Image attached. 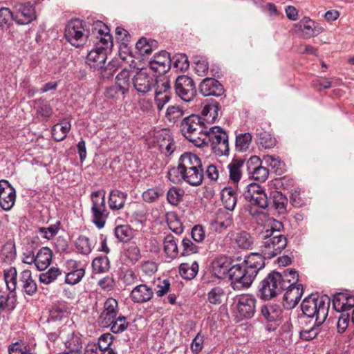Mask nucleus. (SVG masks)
Here are the masks:
<instances>
[{
	"label": "nucleus",
	"instance_id": "nucleus-24",
	"mask_svg": "<svg viewBox=\"0 0 354 354\" xmlns=\"http://www.w3.org/2000/svg\"><path fill=\"white\" fill-rule=\"evenodd\" d=\"M231 262L230 259L222 256L216 258L212 263V272L218 279H223L228 274L230 277Z\"/></svg>",
	"mask_w": 354,
	"mask_h": 354
},
{
	"label": "nucleus",
	"instance_id": "nucleus-22",
	"mask_svg": "<svg viewBox=\"0 0 354 354\" xmlns=\"http://www.w3.org/2000/svg\"><path fill=\"white\" fill-rule=\"evenodd\" d=\"M203 169V165L201 158L195 153L191 152L183 153L178 159L177 167H174L170 169Z\"/></svg>",
	"mask_w": 354,
	"mask_h": 354
},
{
	"label": "nucleus",
	"instance_id": "nucleus-38",
	"mask_svg": "<svg viewBox=\"0 0 354 354\" xmlns=\"http://www.w3.org/2000/svg\"><path fill=\"white\" fill-rule=\"evenodd\" d=\"M115 84L119 88L120 94H126L130 87V71L127 68L122 70L115 77Z\"/></svg>",
	"mask_w": 354,
	"mask_h": 354
},
{
	"label": "nucleus",
	"instance_id": "nucleus-39",
	"mask_svg": "<svg viewBox=\"0 0 354 354\" xmlns=\"http://www.w3.org/2000/svg\"><path fill=\"white\" fill-rule=\"evenodd\" d=\"M280 282L284 290L295 285L299 279V274L293 268L285 270L282 273L280 272Z\"/></svg>",
	"mask_w": 354,
	"mask_h": 354
},
{
	"label": "nucleus",
	"instance_id": "nucleus-2",
	"mask_svg": "<svg viewBox=\"0 0 354 354\" xmlns=\"http://www.w3.org/2000/svg\"><path fill=\"white\" fill-rule=\"evenodd\" d=\"M265 266L264 258L259 253H251L242 264L231 267L230 286L240 291L251 286L259 270Z\"/></svg>",
	"mask_w": 354,
	"mask_h": 354
},
{
	"label": "nucleus",
	"instance_id": "nucleus-28",
	"mask_svg": "<svg viewBox=\"0 0 354 354\" xmlns=\"http://www.w3.org/2000/svg\"><path fill=\"white\" fill-rule=\"evenodd\" d=\"M128 194L125 192L115 189H111L109 194L108 203L109 208L113 211L124 208Z\"/></svg>",
	"mask_w": 354,
	"mask_h": 354
},
{
	"label": "nucleus",
	"instance_id": "nucleus-1",
	"mask_svg": "<svg viewBox=\"0 0 354 354\" xmlns=\"http://www.w3.org/2000/svg\"><path fill=\"white\" fill-rule=\"evenodd\" d=\"M330 299L326 297H306L301 305L304 315L314 319L312 326L303 327L299 332V337L304 341L315 339L320 332V326L325 322L329 310Z\"/></svg>",
	"mask_w": 354,
	"mask_h": 354
},
{
	"label": "nucleus",
	"instance_id": "nucleus-44",
	"mask_svg": "<svg viewBox=\"0 0 354 354\" xmlns=\"http://www.w3.org/2000/svg\"><path fill=\"white\" fill-rule=\"evenodd\" d=\"M115 235L120 242H128L133 236V230L127 225H122L115 228Z\"/></svg>",
	"mask_w": 354,
	"mask_h": 354
},
{
	"label": "nucleus",
	"instance_id": "nucleus-41",
	"mask_svg": "<svg viewBox=\"0 0 354 354\" xmlns=\"http://www.w3.org/2000/svg\"><path fill=\"white\" fill-rule=\"evenodd\" d=\"M164 251L167 257L173 259L178 256V248L175 237L169 234L163 240Z\"/></svg>",
	"mask_w": 354,
	"mask_h": 354
},
{
	"label": "nucleus",
	"instance_id": "nucleus-10",
	"mask_svg": "<svg viewBox=\"0 0 354 354\" xmlns=\"http://www.w3.org/2000/svg\"><path fill=\"white\" fill-rule=\"evenodd\" d=\"M12 20L19 25H28L37 18L35 8L28 2H15L12 8Z\"/></svg>",
	"mask_w": 354,
	"mask_h": 354
},
{
	"label": "nucleus",
	"instance_id": "nucleus-62",
	"mask_svg": "<svg viewBox=\"0 0 354 354\" xmlns=\"http://www.w3.org/2000/svg\"><path fill=\"white\" fill-rule=\"evenodd\" d=\"M1 257L4 262L10 263L16 257L15 245L6 244L3 245L1 250Z\"/></svg>",
	"mask_w": 354,
	"mask_h": 354
},
{
	"label": "nucleus",
	"instance_id": "nucleus-18",
	"mask_svg": "<svg viewBox=\"0 0 354 354\" xmlns=\"http://www.w3.org/2000/svg\"><path fill=\"white\" fill-rule=\"evenodd\" d=\"M16 192L6 180H0V206L4 210H10L14 205Z\"/></svg>",
	"mask_w": 354,
	"mask_h": 354
},
{
	"label": "nucleus",
	"instance_id": "nucleus-35",
	"mask_svg": "<svg viewBox=\"0 0 354 354\" xmlns=\"http://www.w3.org/2000/svg\"><path fill=\"white\" fill-rule=\"evenodd\" d=\"M233 223L232 214L220 212L216 218L212 222V227L218 232H222L232 225Z\"/></svg>",
	"mask_w": 354,
	"mask_h": 354
},
{
	"label": "nucleus",
	"instance_id": "nucleus-60",
	"mask_svg": "<svg viewBox=\"0 0 354 354\" xmlns=\"http://www.w3.org/2000/svg\"><path fill=\"white\" fill-rule=\"evenodd\" d=\"M85 274V270H71L66 274L65 282L69 285L78 283Z\"/></svg>",
	"mask_w": 354,
	"mask_h": 354
},
{
	"label": "nucleus",
	"instance_id": "nucleus-19",
	"mask_svg": "<svg viewBox=\"0 0 354 354\" xmlns=\"http://www.w3.org/2000/svg\"><path fill=\"white\" fill-rule=\"evenodd\" d=\"M150 68L159 74H164L171 68V57L169 53L162 50L153 55L149 62Z\"/></svg>",
	"mask_w": 354,
	"mask_h": 354
},
{
	"label": "nucleus",
	"instance_id": "nucleus-46",
	"mask_svg": "<svg viewBox=\"0 0 354 354\" xmlns=\"http://www.w3.org/2000/svg\"><path fill=\"white\" fill-rule=\"evenodd\" d=\"M199 249L200 248L187 237L184 238L181 241V256L185 257L196 254L199 252Z\"/></svg>",
	"mask_w": 354,
	"mask_h": 354
},
{
	"label": "nucleus",
	"instance_id": "nucleus-14",
	"mask_svg": "<svg viewBox=\"0 0 354 354\" xmlns=\"http://www.w3.org/2000/svg\"><path fill=\"white\" fill-rule=\"evenodd\" d=\"M135 89L141 94L149 92L158 83L155 75L149 73L147 69H142L132 78Z\"/></svg>",
	"mask_w": 354,
	"mask_h": 354
},
{
	"label": "nucleus",
	"instance_id": "nucleus-52",
	"mask_svg": "<svg viewBox=\"0 0 354 354\" xmlns=\"http://www.w3.org/2000/svg\"><path fill=\"white\" fill-rule=\"evenodd\" d=\"M75 248L82 254L87 255L92 251V244L89 239L86 236L81 235L75 241Z\"/></svg>",
	"mask_w": 354,
	"mask_h": 354
},
{
	"label": "nucleus",
	"instance_id": "nucleus-32",
	"mask_svg": "<svg viewBox=\"0 0 354 354\" xmlns=\"http://www.w3.org/2000/svg\"><path fill=\"white\" fill-rule=\"evenodd\" d=\"M19 281L24 292L28 295H34L37 290L35 281L32 278V273L29 270H25L20 274Z\"/></svg>",
	"mask_w": 354,
	"mask_h": 354
},
{
	"label": "nucleus",
	"instance_id": "nucleus-64",
	"mask_svg": "<svg viewBox=\"0 0 354 354\" xmlns=\"http://www.w3.org/2000/svg\"><path fill=\"white\" fill-rule=\"evenodd\" d=\"M8 351L9 354H33L28 346L19 342L10 345Z\"/></svg>",
	"mask_w": 354,
	"mask_h": 354
},
{
	"label": "nucleus",
	"instance_id": "nucleus-8",
	"mask_svg": "<svg viewBox=\"0 0 354 354\" xmlns=\"http://www.w3.org/2000/svg\"><path fill=\"white\" fill-rule=\"evenodd\" d=\"M168 178L175 184L186 183L191 186L196 187L202 184L204 178V169H169Z\"/></svg>",
	"mask_w": 354,
	"mask_h": 354
},
{
	"label": "nucleus",
	"instance_id": "nucleus-53",
	"mask_svg": "<svg viewBox=\"0 0 354 354\" xmlns=\"http://www.w3.org/2000/svg\"><path fill=\"white\" fill-rule=\"evenodd\" d=\"M225 296V292L223 288L215 286L207 293V301L214 305H219L222 303V299Z\"/></svg>",
	"mask_w": 354,
	"mask_h": 354
},
{
	"label": "nucleus",
	"instance_id": "nucleus-9",
	"mask_svg": "<svg viewBox=\"0 0 354 354\" xmlns=\"http://www.w3.org/2000/svg\"><path fill=\"white\" fill-rule=\"evenodd\" d=\"M280 272L273 271L262 280L259 289V295L262 299L274 298L284 290L280 282Z\"/></svg>",
	"mask_w": 354,
	"mask_h": 354
},
{
	"label": "nucleus",
	"instance_id": "nucleus-40",
	"mask_svg": "<svg viewBox=\"0 0 354 354\" xmlns=\"http://www.w3.org/2000/svg\"><path fill=\"white\" fill-rule=\"evenodd\" d=\"M198 263L194 261L191 265L183 263L179 266L180 275L186 280L193 279L198 272Z\"/></svg>",
	"mask_w": 354,
	"mask_h": 354
},
{
	"label": "nucleus",
	"instance_id": "nucleus-34",
	"mask_svg": "<svg viewBox=\"0 0 354 354\" xmlns=\"http://www.w3.org/2000/svg\"><path fill=\"white\" fill-rule=\"evenodd\" d=\"M52 251L47 247L41 248L35 256V266L39 270L47 268L51 263Z\"/></svg>",
	"mask_w": 354,
	"mask_h": 354
},
{
	"label": "nucleus",
	"instance_id": "nucleus-61",
	"mask_svg": "<svg viewBox=\"0 0 354 354\" xmlns=\"http://www.w3.org/2000/svg\"><path fill=\"white\" fill-rule=\"evenodd\" d=\"M194 62L196 73L200 76L205 75L209 68L207 59L203 57H195Z\"/></svg>",
	"mask_w": 354,
	"mask_h": 354
},
{
	"label": "nucleus",
	"instance_id": "nucleus-42",
	"mask_svg": "<svg viewBox=\"0 0 354 354\" xmlns=\"http://www.w3.org/2000/svg\"><path fill=\"white\" fill-rule=\"evenodd\" d=\"M234 241L239 248L248 250L254 243V238L249 232L241 231L236 234Z\"/></svg>",
	"mask_w": 354,
	"mask_h": 354
},
{
	"label": "nucleus",
	"instance_id": "nucleus-6",
	"mask_svg": "<svg viewBox=\"0 0 354 354\" xmlns=\"http://www.w3.org/2000/svg\"><path fill=\"white\" fill-rule=\"evenodd\" d=\"M205 137H203V147L210 144L213 152L216 156L229 154L228 136L222 128L218 126L207 128Z\"/></svg>",
	"mask_w": 354,
	"mask_h": 354
},
{
	"label": "nucleus",
	"instance_id": "nucleus-54",
	"mask_svg": "<svg viewBox=\"0 0 354 354\" xmlns=\"http://www.w3.org/2000/svg\"><path fill=\"white\" fill-rule=\"evenodd\" d=\"M129 326V322L127 321V317L119 315L113 323L109 326L111 331L113 333L118 334L124 332Z\"/></svg>",
	"mask_w": 354,
	"mask_h": 354
},
{
	"label": "nucleus",
	"instance_id": "nucleus-49",
	"mask_svg": "<svg viewBox=\"0 0 354 354\" xmlns=\"http://www.w3.org/2000/svg\"><path fill=\"white\" fill-rule=\"evenodd\" d=\"M257 142L266 149H270L275 145L276 140L269 133L261 130L257 133Z\"/></svg>",
	"mask_w": 354,
	"mask_h": 354
},
{
	"label": "nucleus",
	"instance_id": "nucleus-12",
	"mask_svg": "<svg viewBox=\"0 0 354 354\" xmlns=\"http://www.w3.org/2000/svg\"><path fill=\"white\" fill-rule=\"evenodd\" d=\"M64 36L66 40L75 47L82 45L88 37L85 33L82 21L79 19L68 22L65 28Z\"/></svg>",
	"mask_w": 354,
	"mask_h": 354
},
{
	"label": "nucleus",
	"instance_id": "nucleus-33",
	"mask_svg": "<svg viewBox=\"0 0 354 354\" xmlns=\"http://www.w3.org/2000/svg\"><path fill=\"white\" fill-rule=\"evenodd\" d=\"M71 128V122L67 119H64L60 122L57 123L53 127L51 130L53 139L56 141L64 140Z\"/></svg>",
	"mask_w": 354,
	"mask_h": 354
},
{
	"label": "nucleus",
	"instance_id": "nucleus-25",
	"mask_svg": "<svg viewBox=\"0 0 354 354\" xmlns=\"http://www.w3.org/2000/svg\"><path fill=\"white\" fill-rule=\"evenodd\" d=\"M153 290L146 284L136 286L131 290L130 298L134 303H145L150 301L153 297Z\"/></svg>",
	"mask_w": 354,
	"mask_h": 354
},
{
	"label": "nucleus",
	"instance_id": "nucleus-3",
	"mask_svg": "<svg viewBox=\"0 0 354 354\" xmlns=\"http://www.w3.org/2000/svg\"><path fill=\"white\" fill-rule=\"evenodd\" d=\"M93 34H97L95 47L87 55L86 63L91 68L96 69L105 64L108 53L113 47L112 36L109 28L101 21H95L92 28Z\"/></svg>",
	"mask_w": 354,
	"mask_h": 354
},
{
	"label": "nucleus",
	"instance_id": "nucleus-16",
	"mask_svg": "<svg viewBox=\"0 0 354 354\" xmlns=\"http://www.w3.org/2000/svg\"><path fill=\"white\" fill-rule=\"evenodd\" d=\"M118 304L116 299L110 297L104 303L102 311L100 313L97 322L103 328H109L115 318L118 317Z\"/></svg>",
	"mask_w": 354,
	"mask_h": 354
},
{
	"label": "nucleus",
	"instance_id": "nucleus-15",
	"mask_svg": "<svg viewBox=\"0 0 354 354\" xmlns=\"http://www.w3.org/2000/svg\"><path fill=\"white\" fill-rule=\"evenodd\" d=\"M281 308L277 304H268L262 306L261 313L262 317L266 321V330L272 332L274 331L281 324Z\"/></svg>",
	"mask_w": 354,
	"mask_h": 354
},
{
	"label": "nucleus",
	"instance_id": "nucleus-51",
	"mask_svg": "<svg viewBox=\"0 0 354 354\" xmlns=\"http://www.w3.org/2000/svg\"><path fill=\"white\" fill-rule=\"evenodd\" d=\"M92 268L97 273H104L110 268V261L107 257H98L93 260Z\"/></svg>",
	"mask_w": 354,
	"mask_h": 354
},
{
	"label": "nucleus",
	"instance_id": "nucleus-36",
	"mask_svg": "<svg viewBox=\"0 0 354 354\" xmlns=\"http://www.w3.org/2000/svg\"><path fill=\"white\" fill-rule=\"evenodd\" d=\"M221 201L225 209L230 211L234 209L237 203V196L232 187H226L221 191Z\"/></svg>",
	"mask_w": 354,
	"mask_h": 354
},
{
	"label": "nucleus",
	"instance_id": "nucleus-56",
	"mask_svg": "<svg viewBox=\"0 0 354 354\" xmlns=\"http://www.w3.org/2000/svg\"><path fill=\"white\" fill-rule=\"evenodd\" d=\"M184 191L180 188L172 187L167 193V199L172 205H177L183 199Z\"/></svg>",
	"mask_w": 354,
	"mask_h": 354
},
{
	"label": "nucleus",
	"instance_id": "nucleus-30",
	"mask_svg": "<svg viewBox=\"0 0 354 354\" xmlns=\"http://www.w3.org/2000/svg\"><path fill=\"white\" fill-rule=\"evenodd\" d=\"M245 160L239 158H234L228 164L230 179L234 183H238L242 176V168L244 167Z\"/></svg>",
	"mask_w": 354,
	"mask_h": 354
},
{
	"label": "nucleus",
	"instance_id": "nucleus-11",
	"mask_svg": "<svg viewBox=\"0 0 354 354\" xmlns=\"http://www.w3.org/2000/svg\"><path fill=\"white\" fill-rule=\"evenodd\" d=\"M242 194L251 205L258 206L261 209H266L268 206V199L265 190L258 183H251L246 185Z\"/></svg>",
	"mask_w": 354,
	"mask_h": 354
},
{
	"label": "nucleus",
	"instance_id": "nucleus-4",
	"mask_svg": "<svg viewBox=\"0 0 354 354\" xmlns=\"http://www.w3.org/2000/svg\"><path fill=\"white\" fill-rule=\"evenodd\" d=\"M207 129L203 120L195 114L184 118L180 124L183 136L198 147H203Z\"/></svg>",
	"mask_w": 354,
	"mask_h": 354
},
{
	"label": "nucleus",
	"instance_id": "nucleus-43",
	"mask_svg": "<svg viewBox=\"0 0 354 354\" xmlns=\"http://www.w3.org/2000/svg\"><path fill=\"white\" fill-rule=\"evenodd\" d=\"M273 205L277 212L283 214L286 212L288 198L281 192L275 191L272 193Z\"/></svg>",
	"mask_w": 354,
	"mask_h": 354
},
{
	"label": "nucleus",
	"instance_id": "nucleus-23",
	"mask_svg": "<svg viewBox=\"0 0 354 354\" xmlns=\"http://www.w3.org/2000/svg\"><path fill=\"white\" fill-rule=\"evenodd\" d=\"M333 308L338 313H345L354 308V296L348 293L339 292L333 296Z\"/></svg>",
	"mask_w": 354,
	"mask_h": 354
},
{
	"label": "nucleus",
	"instance_id": "nucleus-20",
	"mask_svg": "<svg viewBox=\"0 0 354 354\" xmlns=\"http://www.w3.org/2000/svg\"><path fill=\"white\" fill-rule=\"evenodd\" d=\"M199 90L203 96L219 97L224 94L223 86L216 79L207 77L200 84Z\"/></svg>",
	"mask_w": 354,
	"mask_h": 354
},
{
	"label": "nucleus",
	"instance_id": "nucleus-59",
	"mask_svg": "<svg viewBox=\"0 0 354 354\" xmlns=\"http://www.w3.org/2000/svg\"><path fill=\"white\" fill-rule=\"evenodd\" d=\"M185 111L178 106H171L167 109L166 117L171 122H177L184 115Z\"/></svg>",
	"mask_w": 354,
	"mask_h": 354
},
{
	"label": "nucleus",
	"instance_id": "nucleus-17",
	"mask_svg": "<svg viewBox=\"0 0 354 354\" xmlns=\"http://www.w3.org/2000/svg\"><path fill=\"white\" fill-rule=\"evenodd\" d=\"M236 309L239 315L245 319L252 318L256 309L257 300L252 295H241L236 298Z\"/></svg>",
	"mask_w": 354,
	"mask_h": 354
},
{
	"label": "nucleus",
	"instance_id": "nucleus-7",
	"mask_svg": "<svg viewBox=\"0 0 354 354\" xmlns=\"http://www.w3.org/2000/svg\"><path fill=\"white\" fill-rule=\"evenodd\" d=\"M105 190L100 189L91 194L92 221L100 229L104 227L109 212L106 206Z\"/></svg>",
	"mask_w": 354,
	"mask_h": 354
},
{
	"label": "nucleus",
	"instance_id": "nucleus-37",
	"mask_svg": "<svg viewBox=\"0 0 354 354\" xmlns=\"http://www.w3.org/2000/svg\"><path fill=\"white\" fill-rule=\"evenodd\" d=\"M17 296L15 291L5 293L0 291V310L12 311L15 309Z\"/></svg>",
	"mask_w": 354,
	"mask_h": 354
},
{
	"label": "nucleus",
	"instance_id": "nucleus-29",
	"mask_svg": "<svg viewBox=\"0 0 354 354\" xmlns=\"http://www.w3.org/2000/svg\"><path fill=\"white\" fill-rule=\"evenodd\" d=\"M295 26L306 38H310L322 32V28L317 27L315 22L307 17H303Z\"/></svg>",
	"mask_w": 354,
	"mask_h": 354
},
{
	"label": "nucleus",
	"instance_id": "nucleus-13",
	"mask_svg": "<svg viewBox=\"0 0 354 354\" xmlns=\"http://www.w3.org/2000/svg\"><path fill=\"white\" fill-rule=\"evenodd\" d=\"M177 96L186 102L192 101L196 95L195 83L192 78L187 75H179L174 84Z\"/></svg>",
	"mask_w": 354,
	"mask_h": 354
},
{
	"label": "nucleus",
	"instance_id": "nucleus-26",
	"mask_svg": "<svg viewBox=\"0 0 354 354\" xmlns=\"http://www.w3.org/2000/svg\"><path fill=\"white\" fill-rule=\"evenodd\" d=\"M65 333H67V337L64 343L68 351L59 354H80L82 349V340L79 335L68 327H67V330Z\"/></svg>",
	"mask_w": 354,
	"mask_h": 354
},
{
	"label": "nucleus",
	"instance_id": "nucleus-48",
	"mask_svg": "<svg viewBox=\"0 0 354 354\" xmlns=\"http://www.w3.org/2000/svg\"><path fill=\"white\" fill-rule=\"evenodd\" d=\"M157 42L156 41H148L146 38L142 37L140 39L136 44V49L142 56L149 55L153 47L156 46Z\"/></svg>",
	"mask_w": 354,
	"mask_h": 354
},
{
	"label": "nucleus",
	"instance_id": "nucleus-55",
	"mask_svg": "<svg viewBox=\"0 0 354 354\" xmlns=\"http://www.w3.org/2000/svg\"><path fill=\"white\" fill-rule=\"evenodd\" d=\"M252 140V135L249 133H241L236 136L235 146L239 151L248 149Z\"/></svg>",
	"mask_w": 354,
	"mask_h": 354
},
{
	"label": "nucleus",
	"instance_id": "nucleus-58",
	"mask_svg": "<svg viewBox=\"0 0 354 354\" xmlns=\"http://www.w3.org/2000/svg\"><path fill=\"white\" fill-rule=\"evenodd\" d=\"M96 69L98 71L101 78L109 79L116 72L118 67L115 62H109L106 65L102 64Z\"/></svg>",
	"mask_w": 354,
	"mask_h": 354
},
{
	"label": "nucleus",
	"instance_id": "nucleus-47",
	"mask_svg": "<svg viewBox=\"0 0 354 354\" xmlns=\"http://www.w3.org/2000/svg\"><path fill=\"white\" fill-rule=\"evenodd\" d=\"M17 272L15 268L10 267L4 270V279L9 291H15L17 287Z\"/></svg>",
	"mask_w": 354,
	"mask_h": 354
},
{
	"label": "nucleus",
	"instance_id": "nucleus-63",
	"mask_svg": "<svg viewBox=\"0 0 354 354\" xmlns=\"http://www.w3.org/2000/svg\"><path fill=\"white\" fill-rule=\"evenodd\" d=\"M191 236L196 243H202L205 240L206 236L205 227L201 225H195L192 228Z\"/></svg>",
	"mask_w": 354,
	"mask_h": 354
},
{
	"label": "nucleus",
	"instance_id": "nucleus-50",
	"mask_svg": "<svg viewBox=\"0 0 354 354\" xmlns=\"http://www.w3.org/2000/svg\"><path fill=\"white\" fill-rule=\"evenodd\" d=\"M61 274L62 271L59 268L52 267L47 272L41 273L39 277V280L44 284H49L57 279Z\"/></svg>",
	"mask_w": 354,
	"mask_h": 354
},
{
	"label": "nucleus",
	"instance_id": "nucleus-31",
	"mask_svg": "<svg viewBox=\"0 0 354 354\" xmlns=\"http://www.w3.org/2000/svg\"><path fill=\"white\" fill-rule=\"evenodd\" d=\"M221 108L219 102L215 100L205 104L201 111L202 115L205 117L203 121L205 120L207 123L214 122L218 117Z\"/></svg>",
	"mask_w": 354,
	"mask_h": 354
},
{
	"label": "nucleus",
	"instance_id": "nucleus-57",
	"mask_svg": "<svg viewBox=\"0 0 354 354\" xmlns=\"http://www.w3.org/2000/svg\"><path fill=\"white\" fill-rule=\"evenodd\" d=\"M163 194L164 192L161 188L153 187L145 191L142 196L144 201L151 203L156 201Z\"/></svg>",
	"mask_w": 354,
	"mask_h": 354
},
{
	"label": "nucleus",
	"instance_id": "nucleus-27",
	"mask_svg": "<svg viewBox=\"0 0 354 354\" xmlns=\"http://www.w3.org/2000/svg\"><path fill=\"white\" fill-rule=\"evenodd\" d=\"M285 290H286V291L283 297V301L285 302L284 305H286V307L289 308L295 307L303 295L302 285H293L290 288H285Z\"/></svg>",
	"mask_w": 354,
	"mask_h": 354
},
{
	"label": "nucleus",
	"instance_id": "nucleus-5",
	"mask_svg": "<svg viewBox=\"0 0 354 354\" xmlns=\"http://www.w3.org/2000/svg\"><path fill=\"white\" fill-rule=\"evenodd\" d=\"M263 245L262 256L266 259H272L280 254L287 245V239L279 230H265L261 233Z\"/></svg>",
	"mask_w": 354,
	"mask_h": 354
},
{
	"label": "nucleus",
	"instance_id": "nucleus-45",
	"mask_svg": "<svg viewBox=\"0 0 354 354\" xmlns=\"http://www.w3.org/2000/svg\"><path fill=\"white\" fill-rule=\"evenodd\" d=\"M177 71H184L189 68V62L185 54H176L171 57V65Z\"/></svg>",
	"mask_w": 354,
	"mask_h": 354
},
{
	"label": "nucleus",
	"instance_id": "nucleus-21",
	"mask_svg": "<svg viewBox=\"0 0 354 354\" xmlns=\"http://www.w3.org/2000/svg\"><path fill=\"white\" fill-rule=\"evenodd\" d=\"M69 308L64 302H57L53 304L49 312L48 322H64L66 326L69 319Z\"/></svg>",
	"mask_w": 354,
	"mask_h": 354
}]
</instances>
